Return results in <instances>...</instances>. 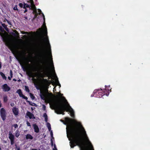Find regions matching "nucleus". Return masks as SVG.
Instances as JSON below:
<instances>
[{
	"label": "nucleus",
	"mask_w": 150,
	"mask_h": 150,
	"mask_svg": "<svg viewBox=\"0 0 150 150\" xmlns=\"http://www.w3.org/2000/svg\"><path fill=\"white\" fill-rule=\"evenodd\" d=\"M100 90H102L101 88L95 90L93 91L94 95L93 96H96L97 98H101L103 96L105 95V93L102 92H98Z\"/></svg>",
	"instance_id": "39448f33"
},
{
	"label": "nucleus",
	"mask_w": 150,
	"mask_h": 150,
	"mask_svg": "<svg viewBox=\"0 0 150 150\" xmlns=\"http://www.w3.org/2000/svg\"><path fill=\"white\" fill-rule=\"evenodd\" d=\"M31 4H33L34 2L33 0H29Z\"/></svg>",
	"instance_id": "79ce46f5"
},
{
	"label": "nucleus",
	"mask_w": 150,
	"mask_h": 150,
	"mask_svg": "<svg viewBox=\"0 0 150 150\" xmlns=\"http://www.w3.org/2000/svg\"><path fill=\"white\" fill-rule=\"evenodd\" d=\"M36 88L37 89H40L39 87L38 86H36Z\"/></svg>",
	"instance_id": "4d7b16f0"
},
{
	"label": "nucleus",
	"mask_w": 150,
	"mask_h": 150,
	"mask_svg": "<svg viewBox=\"0 0 150 150\" xmlns=\"http://www.w3.org/2000/svg\"><path fill=\"white\" fill-rule=\"evenodd\" d=\"M19 135V133L18 131H16V136L18 137Z\"/></svg>",
	"instance_id": "a878e982"
},
{
	"label": "nucleus",
	"mask_w": 150,
	"mask_h": 150,
	"mask_svg": "<svg viewBox=\"0 0 150 150\" xmlns=\"http://www.w3.org/2000/svg\"><path fill=\"white\" fill-rule=\"evenodd\" d=\"M27 11V10L26 9V8L25 9V10L24 11V13H25Z\"/></svg>",
	"instance_id": "8fccbe9b"
},
{
	"label": "nucleus",
	"mask_w": 150,
	"mask_h": 150,
	"mask_svg": "<svg viewBox=\"0 0 150 150\" xmlns=\"http://www.w3.org/2000/svg\"><path fill=\"white\" fill-rule=\"evenodd\" d=\"M13 81H16V80L15 79H13Z\"/></svg>",
	"instance_id": "6e6d98bb"
},
{
	"label": "nucleus",
	"mask_w": 150,
	"mask_h": 150,
	"mask_svg": "<svg viewBox=\"0 0 150 150\" xmlns=\"http://www.w3.org/2000/svg\"><path fill=\"white\" fill-rule=\"evenodd\" d=\"M9 138L10 140H14V136L12 134L11 132H9Z\"/></svg>",
	"instance_id": "2eb2a0df"
},
{
	"label": "nucleus",
	"mask_w": 150,
	"mask_h": 150,
	"mask_svg": "<svg viewBox=\"0 0 150 150\" xmlns=\"http://www.w3.org/2000/svg\"><path fill=\"white\" fill-rule=\"evenodd\" d=\"M21 33L23 34H28V32H25L23 31H21Z\"/></svg>",
	"instance_id": "c9c22d12"
},
{
	"label": "nucleus",
	"mask_w": 150,
	"mask_h": 150,
	"mask_svg": "<svg viewBox=\"0 0 150 150\" xmlns=\"http://www.w3.org/2000/svg\"><path fill=\"white\" fill-rule=\"evenodd\" d=\"M26 74L29 78V79L30 78H32V81H36V79L34 78L35 76L34 74L32 72L30 71H28L26 72Z\"/></svg>",
	"instance_id": "423d86ee"
},
{
	"label": "nucleus",
	"mask_w": 150,
	"mask_h": 150,
	"mask_svg": "<svg viewBox=\"0 0 150 150\" xmlns=\"http://www.w3.org/2000/svg\"><path fill=\"white\" fill-rule=\"evenodd\" d=\"M23 8L24 9H25L26 8V6L25 4V3L24 2V4L23 5Z\"/></svg>",
	"instance_id": "a19ab883"
},
{
	"label": "nucleus",
	"mask_w": 150,
	"mask_h": 150,
	"mask_svg": "<svg viewBox=\"0 0 150 150\" xmlns=\"http://www.w3.org/2000/svg\"><path fill=\"white\" fill-rule=\"evenodd\" d=\"M50 135H51V136L52 138V139H54V138L53 137V133H52V131H51L50 130Z\"/></svg>",
	"instance_id": "7c9ffc66"
},
{
	"label": "nucleus",
	"mask_w": 150,
	"mask_h": 150,
	"mask_svg": "<svg viewBox=\"0 0 150 150\" xmlns=\"http://www.w3.org/2000/svg\"><path fill=\"white\" fill-rule=\"evenodd\" d=\"M12 110L13 113L15 115H18V112L17 108H13L12 109Z\"/></svg>",
	"instance_id": "4468645a"
},
{
	"label": "nucleus",
	"mask_w": 150,
	"mask_h": 150,
	"mask_svg": "<svg viewBox=\"0 0 150 150\" xmlns=\"http://www.w3.org/2000/svg\"><path fill=\"white\" fill-rule=\"evenodd\" d=\"M21 97L23 98H24V99H25V100H27L28 99V98L26 97V96H24L23 95V96H22Z\"/></svg>",
	"instance_id": "2f4dec72"
},
{
	"label": "nucleus",
	"mask_w": 150,
	"mask_h": 150,
	"mask_svg": "<svg viewBox=\"0 0 150 150\" xmlns=\"http://www.w3.org/2000/svg\"><path fill=\"white\" fill-rule=\"evenodd\" d=\"M26 115L29 117L30 119H35V117L34 115L29 112H27L26 113Z\"/></svg>",
	"instance_id": "f8f14e48"
},
{
	"label": "nucleus",
	"mask_w": 150,
	"mask_h": 150,
	"mask_svg": "<svg viewBox=\"0 0 150 150\" xmlns=\"http://www.w3.org/2000/svg\"><path fill=\"white\" fill-rule=\"evenodd\" d=\"M56 83L57 84V85H60V83H59V81L58 79H57L56 80Z\"/></svg>",
	"instance_id": "c85d7f7f"
},
{
	"label": "nucleus",
	"mask_w": 150,
	"mask_h": 150,
	"mask_svg": "<svg viewBox=\"0 0 150 150\" xmlns=\"http://www.w3.org/2000/svg\"><path fill=\"white\" fill-rule=\"evenodd\" d=\"M1 62H0V69H1Z\"/></svg>",
	"instance_id": "bf43d9fd"
},
{
	"label": "nucleus",
	"mask_w": 150,
	"mask_h": 150,
	"mask_svg": "<svg viewBox=\"0 0 150 150\" xmlns=\"http://www.w3.org/2000/svg\"><path fill=\"white\" fill-rule=\"evenodd\" d=\"M40 96L42 100L45 101V103H69L63 94L60 92L54 95L52 93H49L48 90L41 91Z\"/></svg>",
	"instance_id": "7ed1b4c3"
},
{
	"label": "nucleus",
	"mask_w": 150,
	"mask_h": 150,
	"mask_svg": "<svg viewBox=\"0 0 150 150\" xmlns=\"http://www.w3.org/2000/svg\"><path fill=\"white\" fill-rule=\"evenodd\" d=\"M30 97L31 98L33 99L34 98V96H33V95L32 94H30Z\"/></svg>",
	"instance_id": "4c0bfd02"
},
{
	"label": "nucleus",
	"mask_w": 150,
	"mask_h": 150,
	"mask_svg": "<svg viewBox=\"0 0 150 150\" xmlns=\"http://www.w3.org/2000/svg\"><path fill=\"white\" fill-rule=\"evenodd\" d=\"M105 91V89H103L102 91Z\"/></svg>",
	"instance_id": "0e129e2a"
},
{
	"label": "nucleus",
	"mask_w": 150,
	"mask_h": 150,
	"mask_svg": "<svg viewBox=\"0 0 150 150\" xmlns=\"http://www.w3.org/2000/svg\"><path fill=\"white\" fill-rule=\"evenodd\" d=\"M0 75L2 76V78L3 79L6 80V76L5 74L2 72H0Z\"/></svg>",
	"instance_id": "a211bd4d"
},
{
	"label": "nucleus",
	"mask_w": 150,
	"mask_h": 150,
	"mask_svg": "<svg viewBox=\"0 0 150 150\" xmlns=\"http://www.w3.org/2000/svg\"><path fill=\"white\" fill-rule=\"evenodd\" d=\"M42 38H44L45 40H46V39H45V38H44V37H42ZM46 40V41H47V42L48 43V45H49L50 46V43H49V40H48V39L47 38Z\"/></svg>",
	"instance_id": "cd10ccee"
},
{
	"label": "nucleus",
	"mask_w": 150,
	"mask_h": 150,
	"mask_svg": "<svg viewBox=\"0 0 150 150\" xmlns=\"http://www.w3.org/2000/svg\"><path fill=\"white\" fill-rule=\"evenodd\" d=\"M0 30L2 32L4 31V28L1 26H0Z\"/></svg>",
	"instance_id": "c756f323"
},
{
	"label": "nucleus",
	"mask_w": 150,
	"mask_h": 150,
	"mask_svg": "<svg viewBox=\"0 0 150 150\" xmlns=\"http://www.w3.org/2000/svg\"><path fill=\"white\" fill-rule=\"evenodd\" d=\"M66 123L67 125L66 127L67 136L70 141V145L73 148L76 145L81 147L84 146L82 139L83 137L86 140L88 147L89 150H94L93 145L87 137L86 132L81 125L77 127H74L71 123V120L68 118H66Z\"/></svg>",
	"instance_id": "f257e3e1"
},
{
	"label": "nucleus",
	"mask_w": 150,
	"mask_h": 150,
	"mask_svg": "<svg viewBox=\"0 0 150 150\" xmlns=\"http://www.w3.org/2000/svg\"><path fill=\"white\" fill-rule=\"evenodd\" d=\"M35 18L37 16V15L36 14H35Z\"/></svg>",
	"instance_id": "e2e57ef3"
},
{
	"label": "nucleus",
	"mask_w": 150,
	"mask_h": 150,
	"mask_svg": "<svg viewBox=\"0 0 150 150\" xmlns=\"http://www.w3.org/2000/svg\"><path fill=\"white\" fill-rule=\"evenodd\" d=\"M16 92L18 93L20 96L21 97L23 96V94L22 93V92L20 89H18L17 90Z\"/></svg>",
	"instance_id": "dca6fc26"
},
{
	"label": "nucleus",
	"mask_w": 150,
	"mask_h": 150,
	"mask_svg": "<svg viewBox=\"0 0 150 150\" xmlns=\"http://www.w3.org/2000/svg\"><path fill=\"white\" fill-rule=\"evenodd\" d=\"M13 9L14 10H18L17 6L16 5Z\"/></svg>",
	"instance_id": "473e14b6"
},
{
	"label": "nucleus",
	"mask_w": 150,
	"mask_h": 150,
	"mask_svg": "<svg viewBox=\"0 0 150 150\" xmlns=\"http://www.w3.org/2000/svg\"><path fill=\"white\" fill-rule=\"evenodd\" d=\"M27 124L28 126H30V123L28 122H27Z\"/></svg>",
	"instance_id": "c03bdc74"
},
{
	"label": "nucleus",
	"mask_w": 150,
	"mask_h": 150,
	"mask_svg": "<svg viewBox=\"0 0 150 150\" xmlns=\"http://www.w3.org/2000/svg\"><path fill=\"white\" fill-rule=\"evenodd\" d=\"M28 102L29 103H31L30 101H28Z\"/></svg>",
	"instance_id": "338daca9"
},
{
	"label": "nucleus",
	"mask_w": 150,
	"mask_h": 150,
	"mask_svg": "<svg viewBox=\"0 0 150 150\" xmlns=\"http://www.w3.org/2000/svg\"><path fill=\"white\" fill-rule=\"evenodd\" d=\"M50 107L55 110L58 114H64V111L69 112L73 117L74 116V111L69 105V104H49Z\"/></svg>",
	"instance_id": "20e7f679"
},
{
	"label": "nucleus",
	"mask_w": 150,
	"mask_h": 150,
	"mask_svg": "<svg viewBox=\"0 0 150 150\" xmlns=\"http://www.w3.org/2000/svg\"><path fill=\"white\" fill-rule=\"evenodd\" d=\"M54 149H57L56 146L55 144L54 145Z\"/></svg>",
	"instance_id": "5fc2aeb1"
},
{
	"label": "nucleus",
	"mask_w": 150,
	"mask_h": 150,
	"mask_svg": "<svg viewBox=\"0 0 150 150\" xmlns=\"http://www.w3.org/2000/svg\"><path fill=\"white\" fill-rule=\"evenodd\" d=\"M1 25L6 31H8V28L7 27V26L5 25V23L2 24Z\"/></svg>",
	"instance_id": "6ab92c4d"
},
{
	"label": "nucleus",
	"mask_w": 150,
	"mask_h": 150,
	"mask_svg": "<svg viewBox=\"0 0 150 150\" xmlns=\"http://www.w3.org/2000/svg\"><path fill=\"white\" fill-rule=\"evenodd\" d=\"M53 150H57V149H53Z\"/></svg>",
	"instance_id": "680f3d73"
},
{
	"label": "nucleus",
	"mask_w": 150,
	"mask_h": 150,
	"mask_svg": "<svg viewBox=\"0 0 150 150\" xmlns=\"http://www.w3.org/2000/svg\"><path fill=\"white\" fill-rule=\"evenodd\" d=\"M42 15L43 16V18H44V23L43 24V26L44 27V31L45 34V35L47 36V28L46 26L45 23V16L43 13H42Z\"/></svg>",
	"instance_id": "1a4fd4ad"
},
{
	"label": "nucleus",
	"mask_w": 150,
	"mask_h": 150,
	"mask_svg": "<svg viewBox=\"0 0 150 150\" xmlns=\"http://www.w3.org/2000/svg\"><path fill=\"white\" fill-rule=\"evenodd\" d=\"M31 104V105H33V106H36V105L35 103H34V104Z\"/></svg>",
	"instance_id": "a18cd8bd"
},
{
	"label": "nucleus",
	"mask_w": 150,
	"mask_h": 150,
	"mask_svg": "<svg viewBox=\"0 0 150 150\" xmlns=\"http://www.w3.org/2000/svg\"><path fill=\"white\" fill-rule=\"evenodd\" d=\"M38 11L40 13L41 12V11L40 9H38Z\"/></svg>",
	"instance_id": "864d4df0"
},
{
	"label": "nucleus",
	"mask_w": 150,
	"mask_h": 150,
	"mask_svg": "<svg viewBox=\"0 0 150 150\" xmlns=\"http://www.w3.org/2000/svg\"><path fill=\"white\" fill-rule=\"evenodd\" d=\"M14 126L15 128H16L18 127V125L17 124L15 125Z\"/></svg>",
	"instance_id": "09e8293b"
},
{
	"label": "nucleus",
	"mask_w": 150,
	"mask_h": 150,
	"mask_svg": "<svg viewBox=\"0 0 150 150\" xmlns=\"http://www.w3.org/2000/svg\"><path fill=\"white\" fill-rule=\"evenodd\" d=\"M40 55V57H42L43 60L41 63L43 64L42 69L44 71V74H42L40 72L38 74V76L39 78L42 79V83L46 87L48 88L52 81H51L44 78V77L48 76L49 77L48 79H49L50 78L49 77V67L46 54V51L43 45H42L41 46Z\"/></svg>",
	"instance_id": "f03ea898"
},
{
	"label": "nucleus",
	"mask_w": 150,
	"mask_h": 150,
	"mask_svg": "<svg viewBox=\"0 0 150 150\" xmlns=\"http://www.w3.org/2000/svg\"><path fill=\"white\" fill-rule=\"evenodd\" d=\"M8 100L7 97L5 95L4 96V102H6Z\"/></svg>",
	"instance_id": "4be33fe9"
},
{
	"label": "nucleus",
	"mask_w": 150,
	"mask_h": 150,
	"mask_svg": "<svg viewBox=\"0 0 150 150\" xmlns=\"http://www.w3.org/2000/svg\"><path fill=\"white\" fill-rule=\"evenodd\" d=\"M10 76H11V78H12L13 75V72L11 70L10 71Z\"/></svg>",
	"instance_id": "72a5a7b5"
},
{
	"label": "nucleus",
	"mask_w": 150,
	"mask_h": 150,
	"mask_svg": "<svg viewBox=\"0 0 150 150\" xmlns=\"http://www.w3.org/2000/svg\"><path fill=\"white\" fill-rule=\"evenodd\" d=\"M11 77H9V76H8V79L9 80H11Z\"/></svg>",
	"instance_id": "603ef678"
},
{
	"label": "nucleus",
	"mask_w": 150,
	"mask_h": 150,
	"mask_svg": "<svg viewBox=\"0 0 150 150\" xmlns=\"http://www.w3.org/2000/svg\"><path fill=\"white\" fill-rule=\"evenodd\" d=\"M2 88L4 91L5 92L8 91H10L11 88L7 84H5L2 86Z\"/></svg>",
	"instance_id": "6e6552de"
},
{
	"label": "nucleus",
	"mask_w": 150,
	"mask_h": 150,
	"mask_svg": "<svg viewBox=\"0 0 150 150\" xmlns=\"http://www.w3.org/2000/svg\"><path fill=\"white\" fill-rule=\"evenodd\" d=\"M6 19V21L7 22V23H8L9 25H12V24H11V22L10 21H8V20H7V19Z\"/></svg>",
	"instance_id": "bb28decb"
},
{
	"label": "nucleus",
	"mask_w": 150,
	"mask_h": 150,
	"mask_svg": "<svg viewBox=\"0 0 150 150\" xmlns=\"http://www.w3.org/2000/svg\"><path fill=\"white\" fill-rule=\"evenodd\" d=\"M21 81V80L20 79L18 81Z\"/></svg>",
	"instance_id": "774afa93"
},
{
	"label": "nucleus",
	"mask_w": 150,
	"mask_h": 150,
	"mask_svg": "<svg viewBox=\"0 0 150 150\" xmlns=\"http://www.w3.org/2000/svg\"><path fill=\"white\" fill-rule=\"evenodd\" d=\"M6 111L3 108H2L0 111V115L3 121H4L6 119Z\"/></svg>",
	"instance_id": "0eeeda50"
},
{
	"label": "nucleus",
	"mask_w": 150,
	"mask_h": 150,
	"mask_svg": "<svg viewBox=\"0 0 150 150\" xmlns=\"http://www.w3.org/2000/svg\"><path fill=\"white\" fill-rule=\"evenodd\" d=\"M15 33L12 32V35L13 36L16 38H20L19 34L18 33L16 30H15Z\"/></svg>",
	"instance_id": "9b49d317"
},
{
	"label": "nucleus",
	"mask_w": 150,
	"mask_h": 150,
	"mask_svg": "<svg viewBox=\"0 0 150 150\" xmlns=\"http://www.w3.org/2000/svg\"><path fill=\"white\" fill-rule=\"evenodd\" d=\"M42 106H43L42 108H43V109L44 110H45V108H46L45 106L44 105H42Z\"/></svg>",
	"instance_id": "37998d69"
},
{
	"label": "nucleus",
	"mask_w": 150,
	"mask_h": 150,
	"mask_svg": "<svg viewBox=\"0 0 150 150\" xmlns=\"http://www.w3.org/2000/svg\"><path fill=\"white\" fill-rule=\"evenodd\" d=\"M34 71H38V69H37V68H35V69L34 70Z\"/></svg>",
	"instance_id": "3c124183"
},
{
	"label": "nucleus",
	"mask_w": 150,
	"mask_h": 150,
	"mask_svg": "<svg viewBox=\"0 0 150 150\" xmlns=\"http://www.w3.org/2000/svg\"><path fill=\"white\" fill-rule=\"evenodd\" d=\"M50 55H51V67L52 68V70L53 71H54V72H55V70H54V65H53V60H52V53H51V49L50 48Z\"/></svg>",
	"instance_id": "9d476101"
},
{
	"label": "nucleus",
	"mask_w": 150,
	"mask_h": 150,
	"mask_svg": "<svg viewBox=\"0 0 150 150\" xmlns=\"http://www.w3.org/2000/svg\"><path fill=\"white\" fill-rule=\"evenodd\" d=\"M15 146H16V150H20V148L19 147H18L16 145Z\"/></svg>",
	"instance_id": "ea45409f"
},
{
	"label": "nucleus",
	"mask_w": 150,
	"mask_h": 150,
	"mask_svg": "<svg viewBox=\"0 0 150 150\" xmlns=\"http://www.w3.org/2000/svg\"><path fill=\"white\" fill-rule=\"evenodd\" d=\"M43 117L45 118V121L46 122L47 121V114L46 113H44L43 115Z\"/></svg>",
	"instance_id": "aec40b11"
},
{
	"label": "nucleus",
	"mask_w": 150,
	"mask_h": 150,
	"mask_svg": "<svg viewBox=\"0 0 150 150\" xmlns=\"http://www.w3.org/2000/svg\"><path fill=\"white\" fill-rule=\"evenodd\" d=\"M1 107V104H0V107Z\"/></svg>",
	"instance_id": "69168bd1"
},
{
	"label": "nucleus",
	"mask_w": 150,
	"mask_h": 150,
	"mask_svg": "<svg viewBox=\"0 0 150 150\" xmlns=\"http://www.w3.org/2000/svg\"><path fill=\"white\" fill-rule=\"evenodd\" d=\"M33 126L35 132L37 133L38 132L39 129L38 126L36 124H34L33 125Z\"/></svg>",
	"instance_id": "ddd939ff"
},
{
	"label": "nucleus",
	"mask_w": 150,
	"mask_h": 150,
	"mask_svg": "<svg viewBox=\"0 0 150 150\" xmlns=\"http://www.w3.org/2000/svg\"><path fill=\"white\" fill-rule=\"evenodd\" d=\"M14 140H11V145H13L14 144Z\"/></svg>",
	"instance_id": "58836bf2"
},
{
	"label": "nucleus",
	"mask_w": 150,
	"mask_h": 150,
	"mask_svg": "<svg viewBox=\"0 0 150 150\" xmlns=\"http://www.w3.org/2000/svg\"><path fill=\"white\" fill-rule=\"evenodd\" d=\"M11 105L12 106H13L14 105V104H11Z\"/></svg>",
	"instance_id": "13d9d810"
},
{
	"label": "nucleus",
	"mask_w": 150,
	"mask_h": 150,
	"mask_svg": "<svg viewBox=\"0 0 150 150\" xmlns=\"http://www.w3.org/2000/svg\"><path fill=\"white\" fill-rule=\"evenodd\" d=\"M21 67H22V69H23V70L24 71H26V69L25 67L23 65H21Z\"/></svg>",
	"instance_id": "393cba45"
},
{
	"label": "nucleus",
	"mask_w": 150,
	"mask_h": 150,
	"mask_svg": "<svg viewBox=\"0 0 150 150\" xmlns=\"http://www.w3.org/2000/svg\"><path fill=\"white\" fill-rule=\"evenodd\" d=\"M26 138L27 139H33V137L30 134H28L26 135Z\"/></svg>",
	"instance_id": "f3484780"
},
{
	"label": "nucleus",
	"mask_w": 150,
	"mask_h": 150,
	"mask_svg": "<svg viewBox=\"0 0 150 150\" xmlns=\"http://www.w3.org/2000/svg\"><path fill=\"white\" fill-rule=\"evenodd\" d=\"M31 150H37V149H32Z\"/></svg>",
	"instance_id": "052dcab7"
},
{
	"label": "nucleus",
	"mask_w": 150,
	"mask_h": 150,
	"mask_svg": "<svg viewBox=\"0 0 150 150\" xmlns=\"http://www.w3.org/2000/svg\"><path fill=\"white\" fill-rule=\"evenodd\" d=\"M110 87V86H107L106 85H105V88H108V87Z\"/></svg>",
	"instance_id": "49530a36"
},
{
	"label": "nucleus",
	"mask_w": 150,
	"mask_h": 150,
	"mask_svg": "<svg viewBox=\"0 0 150 150\" xmlns=\"http://www.w3.org/2000/svg\"><path fill=\"white\" fill-rule=\"evenodd\" d=\"M25 91L28 92H29L30 91V90L28 87L27 86H25Z\"/></svg>",
	"instance_id": "5701e85b"
},
{
	"label": "nucleus",
	"mask_w": 150,
	"mask_h": 150,
	"mask_svg": "<svg viewBox=\"0 0 150 150\" xmlns=\"http://www.w3.org/2000/svg\"><path fill=\"white\" fill-rule=\"evenodd\" d=\"M38 30L40 31V32H39L41 34L42 33V29L41 28H39L38 29Z\"/></svg>",
	"instance_id": "e433bc0d"
},
{
	"label": "nucleus",
	"mask_w": 150,
	"mask_h": 150,
	"mask_svg": "<svg viewBox=\"0 0 150 150\" xmlns=\"http://www.w3.org/2000/svg\"><path fill=\"white\" fill-rule=\"evenodd\" d=\"M51 145L52 146H53V141H52V139H51Z\"/></svg>",
	"instance_id": "de8ad7c7"
},
{
	"label": "nucleus",
	"mask_w": 150,
	"mask_h": 150,
	"mask_svg": "<svg viewBox=\"0 0 150 150\" xmlns=\"http://www.w3.org/2000/svg\"><path fill=\"white\" fill-rule=\"evenodd\" d=\"M25 4L26 6V8H29L30 9V7H31V5L28 4L26 3H25Z\"/></svg>",
	"instance_id": "b1692460"
},
{
	"label": "nucleus",
	"mask_w": 150,
	"mask_h": 150,
	"mask_svg": "<svg viewBox=\"0 0 150 150\" xmlns=\"http://www.w3.org/2000/svg\"><path fill=\"white\" fill-rule=\"evenodd\" d=\"M47 126L48 129L49 130V131H50L51 127L50 124L49 123L47 122Z\"/></svg>",
	"instance_id": "412c9836"
},
{
	"label": "nucleus",
	"mask_w": 150,
	"mask_h": 150,
	"mask_svg": "<svg viewBox=\"0 0 150 150\" xmlns=\"http://www.w3.org/2000/svg\"><path fill=\"white\" fill-rule=\"evenodd\" d=\"M19 5L21 8H22L23 7V4L20 3L19 4Z\"/></svg>",
	"instance_id": "f704fd0d"
}]
</instances>
